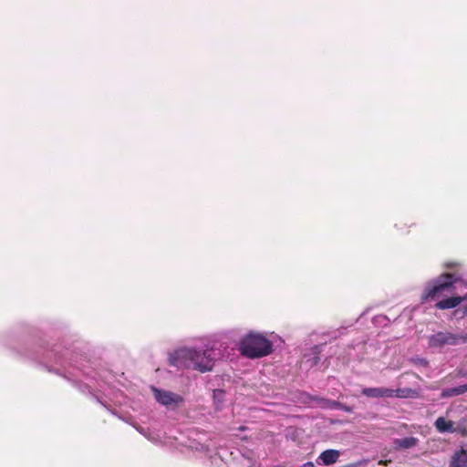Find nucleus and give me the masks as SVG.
<instances>
[{"label": "nucleus", "mask_w": 467, "mask_h": 467, "mask_svg": "<svg viewBox=\"0 0 467 467\" xmlns=\"http://www.w3.org/2000/svg\"><path fill=\"white\" fill-rule=\"evenodd\" d=\"M150 389L155 400L168 410H173L179 408L184 402L183 397L178 393L159 389L153 386L150 387Z\"/></svg>", "instance_id": "4"}, {"label": "nucleus", "mask_w": 467, "mask_h": 467, "mask_svg": "<svg viewBox=\"0 0 467 467\" xmlns=\"http://www.w3.org/2000/svg\"><path fill=\"white\" fill-rule=\"evenodd\" d=\"M321 400H326V399L311 396L306 392H297L295 400L299 405L315 408H321Z\"/></svg>", "instance_id": "7"}, {"label": "nucleus", "mask_w": 467, "mask_h": 467, "mask_svg": "<svg viewBox=\"0 0 467 467\" xmlns=\"http://www.w3.org/2000/svg\"><path fill=\"white\" fill-rule=\"evenodd\" d=\"M450 465L451 467H467V451H456L451 457Z\"/></svg>", "instance_id": "13"}, {"label": "nucleus", "mask_w": 467, "mask_h": 467, "mask_svg": "<svg viewBox=\"0 0 467 467\" xmlns=\"http://www.w3.org/2000/svg\"><path fill=\"white\" fill-rule=\"evenodd\" d=\"M318 360V357H315V363H317Z\"/></svg>", "instance_id": "23"}, {"label": "nucleus", "mask_w": 467, "mask_h": 467, "mask_svg": "<svg viewBox=\"0 0 467 467\" xmlns=\"http://www.w3.org/2000/svg\"><path fill=\"white\" fill-rule=\"evenodd\" d=\"M400 389H393L389 388H364L362 394L368 398H391L400 397Z\"/></svg>", "instance_id": "6"}, {"label": "nucleus", "mask_w": 467, "mask_h": 467, "mask_svg": "<svg viewBox=\"0 0 467 467\" xmlns=\"http://www.w3.org/2000/svg\"><path fill=\"white\" fill-rule=\"evenodd\" d=\"M273 467H285V466L281 465V464H277V465H275V466H273Z\"/></svg>", "instance_id": "22"}, {"label": "nucleus", "mask_w": 467, "mask_h": 467, "mask_svg": "<svg viewBox=\"0 0 467 467\" xmlns=\"http://www.w3.org/2000/svg\"><path fill=\"white\" fill-rule=\"evenodd\" d=\"M463 303L460 295H455L448 298L439 300L435 307L440 310L452 309Z\"/></svg>", "instance_id": "12"}, {"label": "nucleus", "mask_w": 467, "mask_h": 467, "mask_svg": "<svg viewBox=\"0 0 467 467\" xmlns=\"http://www.w3.org/2000/svg\"><path fill=\"white\" fill-rule=\"evenodd\" d=\"M136 429L140 434H142L144 437H146L149 441H152L153 443H162L161 437L158 432L151 431L150 429L146 430L141 427H136Z\"/></svg>", "instance_id": "16"}, {"label": "nucleus", "mask_w": 467, "mask_h": 467, "mask_svg": "<svg viewBox=\"0 0 467 467\" xmlns=\"http://www.w3.org/2000/svg\"><path fill=\"white\" fill-rule=\"evenodd\" d=\"M467 391V384L459 385L457 387L447 388L442 389L441 396L442 398H451L458 395H462Z\"/></svg>", "instance_id": "15"}, {"label": "nucleus", "mask_w": 467, "mask_h": 467, "mask_svg": "<svg viewBox=\"0 0 467 467\" xmlns=\"http://www.w3.org/2000/svg\"><path fill=\"white\" fill-rule=\"evenodd\" d=\"M434 426L441 433H454L457 431V426L452 420H447L444 417H439Z\"/></svg>", "instance_id": "11"}, {"label": "nucleus", "mask_w": 467, "mask_h": 467, "mask_svg": "<svg viewBox=\"0 0 467 467\" xmlns=\"http://www.w3.org/2000/svg\"><path fill=\"white\" fill-rule=\"evenodd\" d=\"M188 447L193 451H197L204 454L205 456H208L212 459V463L217 464V453L213 452V451L210 449L209 445H205L200 441H192L188 444Z\"/></svg>", "instance_id": "10"}, {"label": "nucleus", "mask_w": 467, "mask_h": 467, "mask_svg": "<svg viewBox=\"0 0 467 467\" xmlns=\"http://www.w3.org/2000/svg\"><path fill=\"white\" fill-rule=\"evenodd\" d=\"M418 439L414 437H406L402 439H395L393 444L396 449H410L418 444Z\"/></svg>", "instance_id": "14"}, {"label": "nucleus", "mask_w": 467, "mask_h": 467, "mask_svg": "<svg viewBox=\"0 0 467 467\" xmlns=\"http://www.w3.org/2000/svg\"><path fill=\"white\" fill-rule=\"evenodd\" d=\"M224 397V391L222 389L213 390V399L215 401H221Z\"/></svg>", "instance_id": "18"}, {"label": "nucleus", "mask_w": 467, "mask_h": 467, "mask_svg": "<svg viewBox=\"0 0 467 467\" xmlns=\"http://www.w3.org/2000/svg\"><path fill=\"white\" fill-rule=\"evenodd\" d=\"M169 364L178 368H187L205 373L213 370L215 358L213 348L181 347L169 354Z\"/></svg>", "instance_id": "2"}, {"label": "nucleus", "mask_w": 467, "mask_h": 467, "mask_svg": "<svg viewBox=\"0 0 467 467\" xmlns=\"http://www.w3.org/2000/svg\"><path fill=\"white\" fill-rule=\"evenodd\" d=\"M55 363L57 366L49 368V371H54L58 375L63 376L65 379H67L68 380H74L73 378L77 377V375L70 371L69 367H67L66 364L63 357L58 356L56 358Z\"/></svg>", "instance_id": "9"}, {"label": "nucleus", "mask_w": 467, "mask_h": 467, "mask_svg": "<svg viewBox=\"0 0 467 467\" xmlns=\"http://www.w3.org/2000/svg\"><path fill=\"white\" fill-rule=\"evenodd\" d=\"M299 467H316V466H315L314 462H306V463L302 464V465H301V466H299Z\"/></svg>", "instance_id": "20"}, {"label": "nucleus", "mask_w": 467, "mask_h": 467, "mask_svg": "<svg viewBox=\"0 0 467 467\" xmlns=\"http://www.w3.org/2000/svg\"><path fill=\"white\" fill-rule=\"evenodd\" d=\"M454 337H457L458 344L467 342V332L464 334H454Z\"/></svg>", "instance_id": "19"}, {"label": "nucleus", "mask_w": 467, "mask_h": 467, "mask_svg": "<svg viewBox=\"0 0 467 467\" xmlns=\"http://www.w3.org/2000/svg\"><path fill=\"white\" fill-rule=\"evenodd\" d=\"M429 345L431 348H441L446 345H458V341L452 333L438 332L429 337Z\"/></svg>", "instance_id": "5"}, {"label": "nucleus", "mask_w": 467, "mask_h": 467, "mask_svg": "<svg viewBox=\"0 0 467 467\" xmlns=\"http://www.w3.org/2000/svg\"><path fill=\"white\" fill-rule=\"evenodd\" d=\"M238 350L242 356L253 359L268 356L273 345L263 334L250 332L240 339Z\"/></svg>", "instance_id": "3"}, {"label": "nucleus", "mask_w": 467, "mask_h": 467, "mask_svg": "<svg viewBox=\"0 0 467 467\" xmlns=\"http://www.w3.org/2000/svg\"><path fill=\"white\" fill-rule=\"evenodd\" d=\"M320 402L322 409H339L346 412H352V409L350 407L339 403L337 401L329 400L326 399V400H321Z\"/></svg>", "instance_id": "17"}, {"label": "nucleus", "mask_w": 467, "mask_h": 467, "mask_svg": "<svg viewBox=\"0 0 467 467\" xmlns=\"http://www.w3.org/2000/svg\"><path fill=\"white\" fill-rule=\"evenodd\" d=\"M464 284L467 285V282ZM461 297L462 298L463 302H467V292L463 296H461Z\"/></svg>", "instance_id": "21"}, {"label": "nucleus", "mask_w": 467, "mask_h": 467, "mask_svg": "<svg viewBox=\"0 0 467 467\" xmlns=\"http://www.w3.org/2000/svg\"><path fill=\"white\" fill-rule=\"evenodd\" d=\"M442 267L448 272H443L437 277L426 282L423 286L420 302L428 303L436 300L443 296L445 292L454 294L457 285L464 283L460 273L462 264L457 261L444 262Z\"/></svg>", "instance_id": "1"}, {"label": "nucleus", "mask_w": 467, "mask_h": 467, "mask_svg": "<svg viewBox=\"0 0 467 467\" xmlns=\"http://www.w3.org/2000/svg\"><path fill=\"white\" fill-rule=\"evenodd\" d=\"M340 455L341 452L337 450H326L319 454L316 462L317 465H331L337 462Z\"/></svg>", "instance_id": "8"}]
</instances>
